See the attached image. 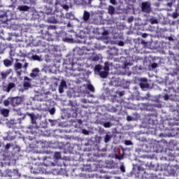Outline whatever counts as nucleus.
<instances>
[{"label":"nucleus","instance_id":"f257e3e1","mask_svg":"<svg viewBox=\"0 0 179 179\" xmlns=\"http://www.w3.org/2000/svg\"><path fill=\"white\" fill-rule=\"evenodd\" d=\"M22 103H23V98L21 96L8 97L3 101V104L6 107H8L10 104L13 106V107H17V106H20Z\"/></svg>","mask_w":179,"mask_h":179},{"label":"nucleus","instance_id":"f03ea898","mask_svg":"<svg viewBox=\"0 0 179 179\" xmlns=\"http://www.w3.org/2000/svg\"><path fill=\"white\" fill-rule=\"evenodd\" d=\"M51 30L53 31L52 32ZM52 33H57V26L55 25H50L48 27V31L45 32H44V30L41 31L43 38H44V40H47L48 41H51V40H52Z\"/></svg>","mask_w":179,"mask_h":179},{"label":"nucleus","instance_id":"7ed1b4c3","mask_svg":"<svg viewBox=\"0 0 179 179\" xmlns=\"http://www.w3.org/2000/svg\"><path fill=\"white\" fill-rule=\"evenodd\" d=\"M141 10L144 13H150L152 12V4L150 1H144L141 3Z\"/></svg>","mask_w":179,"mask_h":179},{"label":"nucleus","instance_id":"20e7f679","mask_svg":"<svg viewBox=\"0 0 179 179\" xmlns=\"http://www.w3.org/2000/svg\"><path fill=\"white\" fill-rule=\"evenodd\" d=\"M22 66H23L22 65V63H20V62L15 63L14 69L17 76H22V71H20V69H22Z\"/></svg>","mask_w":179,"mask_h":179},{"label":"nucleus","instance_id":"39448f33","mask_svg":"<svg viewBox=\"0 0 179 179\" xmlns=\"http://www.w3.org/2000/svg\"><path fill=\"white\" fill-rule=\"evenodd\" d=\"M31 173L34 174H38L41 173V167H40V164L35 163V164L31 168Z\"/></svg>","mask_w":179,"mask_h":179},{"label":"nucleus","instance_id":"423d86ee","mask_svg":"<svg viewBox=\"0 0 179 179\" xmlns=\"http://www.w3.org/2000/svg\"><path fill=\"white\" fill-rule=\"evenodd\" d=\"M139 86L141 89H148L149 83H148V78H141L140 80Z\"/></svg>","mask_w":179,"mask_h":179},{"label":"nucleus","instance_id":"0eeeda50","mask_svg":"<svg viewBox=\"0 0 179 179\" xmlns=\"http://www.w3.org/2000/svg\"><path fill=\"white\" fill-rule=\"evenodd\" d=\"M26 80H28V82ZM31 80V79L29 78V77H24V82L23 83V87L24 88L25 90H27V89H29V87H31V85L29 83Z\"/></svg>","mask_w":179,"mask_h":179},{"label":"nucleus","instance_id":"6e6552de","mask_svg":"<svg viewBox=\"0 0 179 179\" xmlns=\"http://www.w3.org/2000/svg\"><path fill=\"white\" fill-rule=\"evenodd\" d=\"M16 85H15V83H9L6 87H3V90L4 92H6L7 93H9V92H10V90H12V89H13V87H15Z\"/></svg>","mask_w":179,"mask_h":179},{"label":"nucleus","instance_id":"1a4fd4ad","mask_svg":"<svg viewBox=\"0 0 179 179\" xmlns=\"http://www.w3.org/2000/svg\"><path fill=\"white\" fill-rule=\"evenodd\" d=\"M64 87H66V82L64 80H62L60 85H59V92L63 93Z\"/></svg>","mask_w":179,"mask_h":179},{"label":"nucleus","instance_id":"9d476101","mask_svg":"<svg viewBox=\"0 0 179 179\" xmlns=\"http://www.w3.org/2000/svg\"><path fill=\"white\" fill-rule=\"evenodd\" d=\"M43 164L48 167L50 166H54V162H51V159L50 158H45L43 159Z\"/></svg>","mask_w":179,"mask_h":179},{"label":"nucleus","instance_id":"9b49d317","mask_svg":"<svg viewBox=\"0 0 179 179\" xmlns=\"http://www.w3.org/2000/svg\"><path fill=\"white\" fill-rule=\"evenodd\" d=\"M81 170L82 171H88V172L93 171L91 164L83 165V167L81 168Z\"/></svg>","mask_w":179,"mask_h":179},{"label":"nucleus","instance_id":"f8f14e48","mask_svg":"<svg viewBox=\"0 0 179 179\" xmlns=\"http://www.w3.org/2000/svg\"><path fill=\"white\" fill-rule=\"evenodd\" d=\"M70 104L71 106V110L72 111H74V113H79V106L76 103H73V102H70Z\"/></svg>","mask_w":179,"mask_h":179},{"label":"nucleus","instance_id":"ddd939ff","mask_svg":"<svg viewBox=\"0 0 179 179\" xmlns=\"http://www.w3.org/2000/svg\"><path fill=\"white\" fill-rule=\"evenodd\" d=\"M84 22H87L90 19V13L89 11L85 10L83 16Z\"/></svg>","mask_w":179,"mask_h":179},{"label":"nucleus","instance_id":"4468645a","mask_svg":"<svg viewBox=\"0 0 179 179\" xmlns=\"http://www.w3.org/2000/svg\"><path fill=\"white\" fill-rule=\"evenodd\" d=\"M38 72H40V70L36 68L32 70V72L29 74V76L31 78H37V75H38Z\"/></svg>","mask_w":179,"mask_h":179},{"label":"nucleus","instance_id":"2eb2a0df","mask_svg":"<svg viewBox=\"0 0 179 179\" xmlns=\"http://www.w3.org/2000/svg\"><path fill=\"white\" fill-rule=\"evenodd\" d=\"M0 22H2V23H6L8 22V16H6V13L0 14Z\"/></svg>","mask_w":179,"mask_h":179},{"label":"nucleus","instance_id":"dca6fc26","mask_svg":"<svg viewBox=\"0 0 179 179\" xmlns=\"http://www.w3.org/2000/svg\"><path fill=\"white\" fill-rule=\"evenodd\" d=\"M90 59L92 60V61H94V62H96L100 60V56L94 52V53L92 55V56H91V57H90Z\"/></svg>","mask_w":179,"mask_h":179},{"label":"nucleus","instance_id":"f3484780","mask_svg":"<svg viewBox=\"0 0 179 179\" xmlns=\"http://www.w3.org/2000/svg\"><path fill=\"white\" fill-rule=\"evenodd\" d=\"M17 9H19L20 12H27V10L30 9V7L28 6H19Z\"/></svg>","mask_w":179,"mask_h":179},{"label":"nucleus","instance_id":"a211bd4d","mask_svg":"<svg viewBox=\"0 0 179 179\" xmlns=\"http://www.w3.org/2000/svg\"><path fill=\"white\" fill-rule=\"evenodd\" d=\"M0 113L3 117H8L9 115V109L2 108L0 110Z\"/></svg>","mask_w":179,"mask_h":179},{"label":"nucleus","instance_id":"6ab92c4d","mask_svg":"<svg viewBox=\"0 0 179 179\" xmlns=\"http://www.w3.org/2000/svg\"><path fill=\"white\" fill-rule=\"evenodd\" d=\"M27 115L31 118V124H36V115L34 113H27Z\"/></svg>","mask_w":179,"mask_h":179},{"label":"nucleus","instance_id":"aec40b11","mask_svg":"<svg viewBox=\"0 0 179 179\" xmlns=\"http://www.w3.org/2000/svg\"><path fill=\"white\" fill-rule=\"evenodd\" d=\"M111 139H113V136L110 134H106L104 137L105 143H108V142H110V141H111Z\"/></svg>","mask_w":179,"mask_h":179},{"label":"nucleus","instance_id":"412c9836","mask_svg":"<svg viewBox=\"0 0 179 179\" xmlns=\"http://www.w3.org/2000/svg\"><path fill=\"white\" fill-rule=\"evenodd\" d=\"M36 149H44L45 145H44V143L39 141V142H36V144H35V147Z\"/></svg>","mask_w":179,"mask_h":179},{"label":"nucleus","instance_id":"4be33fe9","mask_svg":"<svg viewBox=\"0 0 179 179\" xmlns=\"http://www.w3.org/2000/svg\"><path fill=\"white\" fill-rule=\"evenodd\" d=\"M109 15H114L115 13V8L113 6H109L108 8Z\"/></svg>","mask_w":179,"mask_h":179},{"label":"nucleus","instance_id":"5701e85b","mask_svg":"<svg viewBox=\"0 0 179 179\" xmlns=\"http://www.w3.org/2000/svg\"><path fill=\"white\" fill-rule=\"evenodd\" d=\"M99 76H101V78H102L103 79H106V78L108 76V72L106 71L105 70L104 71H100Z\"/></svg>","mask_w":179,"mask_h":179},{"label":"nucleus","instance_id":"b1692460","mask_svg":"<svg viewBox=\"0 0 179 179\" xmlns=\"http://www.w3.org/2000/svg\"><path fill=\"white\" fill-rule=\"evenodd\" d=\"M31 58L34 61H38L39 62H41V61H43V58H41V56H38L37 55H32Z\"/></svg>","mask_w":179,"mask_h":179},{"label":"nucleus","instance_id":"393cba45","mask_svg":"<svg viewBox=\"0 0 179 179\" xmlns=\"http://www.w3.org/2000/svg\"><path fill=\"white\" fill-rule=\"evenodd\" d=\"M3 65L9 68V66H12V62L8 59H6L3 60Z\"/></svg>","mask_w":179,"mask_h":179},{"label":"nucleus","instance_id":"a878e982","mask_svg":"<svg viewBox=\"0 0 179 179\" xmlns=\"http://www.w3.org/2000/svg\"><path fill=\"white\" fill-rule=\"evenodd\" d=\"M103 70L106 72H108V71H110V64L108 63V62H105Z\"/></svg>","mask_w":179,"mask_h":179},{"label":"nucleus","instance_id":"bb28decb","mask_svg":"<svg viewBox=\"0 0 179 179\" xmlns=\"http://www.w3.org/2000/svg\"><path fill=\"white\" fill-rule=\"evenodd\" d=\"M147 164L148 165L150 170H156V165L152 164V162L148 163Z\"/></svg>","mask_w":179,"mask_h":179},{"label":"nucleus","instance_id":"cd10ccee","mask_svg":"<svg viewBox=\"0 0 179 179\" xmlns=\"http://www.w3.org/2000/svg\"><path fill=\"white\" fill-rule=\"evenodd\" d=\"M54 157L56 160H59L61 159V152H55Z\"/></svg>","mask_w":179,"mask_h":179},{"label":"nucleus","instance_id":"c85d7f7f","mask_svg":"<svg viewBox=\"0 0 179 179\" xmlns=\"http://www.w3.org/2000/svg\"><path fill=\"white\" fill-rule=\"evenodd\" d=\"M87 87L90 92H92V93L94 92V87H93L92 84H88Z\"/></svg>","mask_w":179,"mask_h":179},{"label":"nucleus","instance_id":"c756f323","mask_svg":"<svg viewBox=\"0 0 179 179\" xmlns=\"http://www.w3.org/2000/svg\"><path fill=\"white\" fill-rule=\"evenodd\" d=\"M10 2H12V4L10 6V7L16 8V3L17 2V0H10Z\"/></svg>","mask_w":179,"mask_h":179},{"label":"nucleus","instance_id":"7c9ffc66","mask_svg":"<svg viewBox=\"0 0 179 179\" xmlns=\"http://www.w3.org/2000/svg\"><path fill=\"white\" fill-rule=\"evenodd\" d=\"M103 126L104 127V128H110L111 127V122H104L103 124Z\"/></svg>","mask_w":179,"mask_h":179},{"label":"nucleus","instance_id":"2f4dec72","mask_svg":"<svg viewBox=\"0 0 179 179\" xmlns=\"http://www.w3.org/2000/svg\"><path fill=\"white\" fill-rule=\"evenodd\" d=\"M66 17L67 19H72V17H73V14H72V13H66Z\"/></svg>","mask_w":179,"mask_h":179},{"label":"nucleus","instance_id":"473e14b6","mask_svg":"<svg viewBox=\"0 0 179 179\" xmlns=\"http://www.w3.org/2000/svg\"><path fill=\"white\" fill-rule=\"evenodd\" d=\"M150 23L152 24H157V23H159V21H157V20H156V19H151Z\"/></svg>","mask_w":179,"mask_h":179},{"label":"nucleus","instance_id":"72a5a7b5","mask_svg":"<svg viewBox=\"0 0 179 179\" xmlns=\"http://www.w3.org/2000/svg\"><path fill=\"white\" fill-rule=\"evenodd\" d=\"M124 144L127 145V146H131V145H132V141H129V140H126L124 141Z\"/></svg>","mask_w":179,"mask_h":179},{"label":"nucleus","instance_id":"f704fd0d","mask_svg":"<svg viewBox=\"0 0 179 179\" xmlns=\"http://www.w3.org/2000/svg\"><path fill=\"white\" fill-rule=\"evenodd\" d=\"M101 69V65L98 64L95 66V71H97V72H100Z\"/></svg>","mask_w":179,"mask_h":179},{"label":"nucleus","instance_id":"c9c22d12","mask_svg":"<svg viewBox=\"0 0 179 179\" xmlns=\"http://www.w3.org/2000/svg\"><path fill=\"white\" fill-rule=\"evenodd\" d=\"M49 113L51 115H54L55 114V108H52L50 110Z\"/></svg>","mask_w":179,"mask_h":179},{"label":"nucleus","instance_id":"e433bc0d","mask_svg":"<svg viewBox=\"0 0 179 179\" xmlns=\"http://www.w3.org/2000/svg\"><path fill=\"white\" fill-rule=\"evenodd\" d=\"M157 66H159V65L157 63H152L151 64V68H152V69H156V68H157Z\"/></svg>","mask_w":179,"mask_h":179},{"label":"nucleus","instance_id":"4c0bfd02","mask_svg":"<svg viewBox=\"0 0 179 179\" xmlns=\"http://www.w3.org/2000/svg\"><path fill=\"white\" fill-rule=\"evenodd\" d=\"M63 9H65L66 10H68V9H69V6L66 5V4H64L62 6Z\"/></svg>","mask_w":179,"mask_h":179},{"label":"nucleus","instance_id":"58836bf2","mask_svg":"<svg viewBox=\"0 0 179 179\" xmlns=\"http://www.w3.org/2000/svg\"><path fill=\"white\" fill-rule=\"evenodd\" d=\"M172 17H173V19H177V17H178V13H173L172 14Z\"/></svg>","mask_w":179,"mask_h":179},{"label":"nucleus","instance_id":"ea45409f","mask_svg":"<svg viewBox=\"0 0 179 179\" xmlns=\"http://www.w3.org/2000/svg\"><path fill=\"white\" fill-rule=\"evenodd\" d=\"M6 76H8V74H6V73H1L2 79H6Z\"/></svg>","mask_w":179,"mask_h":179},{"label":"nucleus","instance_id":"a19ab883","mask_svg":"<svg viewBox=\"0 0 179 179\" xmlns=\"http://www.w3.org/2000/svg\"><path fill=\"white\" fill-rule=\"evenodd\" d=\"M120 171L122 173H125V166H124V165L120 166Z\"/></svg>","mask_w":179,"mask_h":179},{"label":"nucleus","instance_id":"79ce46f5","mask_svg":"<svg viewBox=\"0 0 179 179\" xmlns=\"http://www.w3.org/2000/svg\"><path fill=\"white\" fill-rule=\"evenodd\" d=\"M5 149H6V150L10 149V143H7V144L6 145V146H5Z\"/></svg>","mask_w":179,"mask_h":179},{"label":"nucleus","instance_id":"37998d69","mask_svg":"<svg viewBox=\"0 0 179 179\" xmlns=\"http://www.w3.org/2000/svg\"><path fill=\"white\" fill-rule=\"evenodd\" d=\"M83 134H84V135H89V131L86 129H83Z\"/></svg>","mask_w":179,"mask_h":179},{"label":"nucleus","instance_id":"c03bdc74","mask_svg":"<svg viewBox=\"0 0 179 179\" xmlns=\"http://www.w3.org/2000/svg\"><path fill=\"white\" fill-rule=\"evenodd\" d=\"M129 23H131V22H134V17H130L128 18Z\"/></svg>","mask_w":179,"mask_h":179},{"label":"nucleus","instance_id":"a18cd8bd","mask_svg":"<svg viewBox=\"0 0 179 179\" xmlns=\"http://www.w3.org/2000/svg\"><path fill=\"white\" fill-rule=\"evenodd\" d=\"M118 45H120V47H124V41H119Z\"/></svg>","mask_w":179,"mask_h":179},{"label":"nucleus","instance_id":"49530a36","mask_svg":"<svg viewBox=\"0 0 179 179\" xmlns=\"http://www.w3.org/2000/svg\"><path fill=\"white\" fill-rule=\"evenodd\" d=\"M110 2L112 3V5H116L117 1L115 0H110Z\"/></svg>","mask_w":179,"mask_h":179},{"label":"nucleus","instance_id":"de8ad7c7","mask_svg":"<svg viewBox=\"0 0 179 179\" xmlns=\"http://www.w3.org/2000/svg\"><path fill=\"white\" fill-rule=\"evenodd\" d=\"M169 94H166L164 96V100H169Z\"/></svg>","mask_w":179,"mask_h":179},{"label":"nucleus","instance_id":"09e8293b","mask_svg":"<svg viewBox=\"0 0 179 179\" xmlns=\"http://www.w3.org/2000/svg\"><path fill=\"white\" fill-rule=\"evenodd\" d=\"M27 66H29V63H24L23 68H24V69H27Z\"/></svg>","mask_w":179,"mask_h":179},{"label":"nucleus","instance_id":"8fccbe9b","mask_svg":"<svg viewBox=\"0 0 179 179\" xmlns=\"http://www.w3.org/2000/svg\"><path fill=\"white\" fill-rule=\"evenodd\" d=\"M142 37L143 38H146V37H148V34H146V33L142 34Z\"/></svg>","mask_w":179,"mask_h":179},{"label":"nucleus","instance_id":"3c124183","mask_svg":"<svg viewBox=\"0 0 179 179\" xmlns=\"http://www.w3.org/2000/svg\"><path fill=\"white\" fill-rule=\"evenodd\" d=\"M138 171H143V169H142L141 166H138Z\"/></svg>","mask_w":179,"mask_h":179},{"label":"nucleus","instance_id":"603ef678","mask_svg":"<svg viewBox=\"0 0 179 179\" xmlns=\"http://www.w3.org/2000/svg\"><path fill=\"white\" fill-rule=\"evenodd\" d=\"M127 121H132V117L131 116H127Z\"/></svg>","mask_w":179,"mask_h":179},{"label":"nucleus","instance_id":"864d4df0","mask_svg":"<svg viewBox=\"0 0 179 179\" xmlns=\"http://www.w3.org/2000/svg\"><path fill=\"white\" fill-rule=\"evenodd\" d=\"M119 96H120V97L124 96V92H119Z\"/></svg>","mask_w":179,"mask_h":179},{"label":"nucleus","instance_id":"5fc2aeb1","mask_svg":"<svg viewBox=\"0 0 179 179\" xmlns=\"http://www.w3.org/2000/svg\"><path fill=\"white\" fill-rule=\"evenodd\" d=\"M128 65H130V64L129 63H127V64H124L125 69H127V68H128Z\"/></svg>","mask_w":179,"mask_h":179},{"label":"nucleus","instance_id":"6e6d98bb","mask_svg":"<svg viewBox=\"0 0 179 179\" xmlns=\"http://www.w3.org/2000/svg\"><path fill=\"white\" fill-rule=\"evenodd\" d=\"M107 34H108V32H107V31H104V32H103V35H104V36H106V35H107Z\"/></svg>","mask_w":179,"mask_h":179},{"label":"nucleus","instance_id":"4d7b16f0","mask_svg":"<svg viewBox=\"0 0 179 179\" xmlns=\"http://www.w3.org/2000/svg\"><path fill=\"white\" fill-rule=\"evenodd\" d=\"M53 122H55V121L52 120V125H54Z\"/></svg>","mask_w":179,"mask_h":179},{"label":"nucleus","instance_id":"13d9d810","mask_svg":"<svg viewBox=\"0 0 179 179\" xmlns=\"http://www.w3.org/2000/svg\"><path fill=\"white\" fill-rule=\"evenodd\" d=\"M89 3L92 2V1H94V0H87Z\"/></svg>","mask_w":179,"mask_h":179},{"label":"nucleus","instance_id":"bf43d9fd","mask_svg":"<svg viewBox=\"0 0 179 179\" xmlns=\"http://www.w3.org/2000/svg\"><path fill=\"white\" fill-rule=\"evenodd\" d=\"M115 179H121V178H115Z\"/></svg>","mask_w":179,"mask_h":179},{"label":"nucleus","instance_id":"052dcab7","mask_svg":"<svg viewBox=\"0 0 179 179\" xmlns=\"http://www.w3.org/2000/svg\"><path fill=\"white\" fill-rule=\"evenodd\" d=\"M69 144L66 143V146H68Z\"/></svg>","mask_w":179,"mask_h":179},{"label":"nucleus","instance_id":"680f3d73","mask_svg":"<svg viewBox=\"0 0 179 179\" xmlns=\"http://www.w3.org/2000/svg\"><path fill=\"white\" fill-rule=\"evenodd\" d=\"M99 1H103V0H99Z\"/></svg>","mask_w":179,"mask_h":179}]
</instances>
